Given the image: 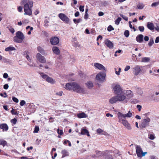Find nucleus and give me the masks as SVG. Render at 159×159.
<instances>
[{
    "instance_id": "f257e3e1",
    "label": "nucleus",
    "mask_w": 159,
    "mask_h": 159,
    "mask_svg": "<svg viewBox=\"0 0 159 159\" xmlns=\"http://www.w3.org/2000/svg\"><path fill=\"white\" fill-rule=\"evenodd\" d=\"M63 87L67 90L73 91L80 94H87L88 93V91L85 88L75 82L68 83Z\"/></svg>"
},
{
    "instance_id": "f03ea898",
    "label": "nucleus",
    "mask_w": 159,
    "mask_h": 159,
    "mask_svg": "<svg viewBox=\"0 0 159 159\" xmlns=\"http://www.w3.org/2000/svg\"><path fill=\"white\" fill-rule=\"evenodd\" d=\"M128 98L125 95V93H121L117 94L116 96L111 98L109 100V102L111 104H113L117 102H122L124 104L127 103L128 102Z\"/></svg>"
},
{
    "instance_id": "7ed1b4c3",
    "label": "nucleus",
    "mask_w": 159,
    "mask_h": 159,
    "mask_svg": "<svg viewBox=\"0 0 159 159\" xmlns=\"http://www.w3.org/2000/svg\"><path fill=\"white\" fill-rule=\"evenodd\" d=\"M21 4H24V15H31L32 14L31 9L33 7V2L30 0L28 2L27 0H22L21 2Z\"/></svg>"
},
{
    "instance_id": "20e7f679",
    "label": "nucleus",
    "mask_w": 159,
    "mask_h": 159,
    "mask_svg": "<svg viewBox=\"0 0 159 159\" xmlns=\"http://www.w3.org/2000/svg\"><path fill=\"white\" fill-rule=\"evenodd\" d=\"M39 74L42 78L48 83L52 84H55L56 81L53 78L49 76L48 75L45 74L43 72H39Z\"/></svg>"
},
{
    "instance_id": "39448f33",
    "label": "nucleus",
    "mask_w": 159,
    "mask_h": 159,
    "mask_svg": "<svg viewBox=\"0 0 159 159\" xmlns=\"http://www.w3.org/2000/svg\"><path fill=\"white\" fill-rule=\"evenodd\" d=\"M25 39L24 34L20 31H18L16 33V36L14 37L13 40L18 43H21Z\"/></svg>"
},
{
    "instance_id": "423d86ee",
    "label": "nucleus",
    "mask_w": 159,
    "mask_h": 159,
    "mask_svg": "<svg viewBox=\"0 0 159 159\" xmlns=\"http://www.w3.org/2000/svg\"><path fill=\"white\" fill-rule=\"evenodd\" d=\"M118 118L119 120H125L126 118H130L132 117L133 114L132 112L129 111L125 114H123L120 112L117 113Z\"/></svg>"
},
{
    "instance_id": "0eeeda50",
    "label": "nucleus",
    "mask_w": 159,
    "mask_h": 159,
    "mask_svg": "<svg viewBox=\"0 0 159 159\" xmlns=\"http://www.w3.org/2000/svg\"><path fill=\"white\" fill-rule=\"evenodd\" d=\"M106 74L103 72H100L96 75L95 79L99 82H103L105 80Z\"/></svg>"
},
{
    "instance_id": "6e6552de",
    "label": "nucleus",
    "mask_w": 159,
    "mask_h": 159,
    "mask_svg": "<svg viewBox=\"0 0 159 159\" xmlns=\"http://www.w3.org/2000/svg\"><path fill=\"white\" fill-rule=\"evenodd\" d=\"M112 88L116 94L121 93H125V90L118 84H114L112 85Z\"/></svg>"
},
{
    "instance_id": "1a4fd4ad",
    "label": "nucleus",
    "mask_w": 159,
    "mask_h": 159,
    "mask_svg": "<svg viewBox=\"0 0 159 159\" xmlns=\"http://www.w3.org/2000/svg\"><path fill=\"white\" fill-rule=\"evenodd\" d=\"M136 152L138 157H139L144 156L147 153V152H143L141 148L138 146L136 147Z\"/></svg>"
},
{
    "instance_id": "9d476101",
    "label": "nucleus",
    "mask_w": 159,
    "mask_h": 159,
    "mask_svg": "<svg viewBox=\"0 0 159 159\" xmlns=\"http://www.w3.org/2000/svg\"><path fill=\"white\" fill-rule=\"evenodd\" d=\"M119 122L121 123L123 126L128 130H131L132 129V127L130 124L126 120H119Z\"/></svg>"
},
{
    "instance_id": "9b49d317",
    "label": "nucleus",
    "mask_w": 159,
    "mask_h": 159,
    "mask_svg": "<svg viewBox=\"0 0 159 159\" xmlns=\"http://www.w3.org/2000/svg\"><path fill=\"white\" fill-rule=\"evenodd\" d=\"M150 119L148 117H147L142 121L140 127L142 128H145L149 125Z\"/></svg>"
},
{
    "instance_id": "f8f14e48",
    "label": "nucleus",
    "mask_w": 159,
    "mask_h": 159,
    "mask_svg": "<svg viewBox=\"0 0 159 159\" xmlns=\"http://www.w3.org/2000/svg\"><path fill=\"white\" fill-rule=\"evenodd\" d=\"M59 18L66 24H69L70 22V19L65 15L63 13H60L58 15Z\"/></svg>"
},
{
    "instance_id": "ddd939ff",
    "label": "nucleus",
    "mask_w": 159,
    "mask_h": 159,
    "mask_svg": "<svg viewBox=\"0 0 159 159\" xmlns=\"http://www.w3.org/2000/svg\"><path fill=\"white\" fill-rule=\"evenodd\" d=\"M93 66L95 69L107 71V69L102 64L98 63H95L93 65Z\"/></svg>"
},
{
    "instance_id": "4468645a",
    "label": "nucleus",
    "mask_w": 159,
    "mask_h": 159,
    "mask_svg": "<svg viewBox=\"0 0 159 159\" xmlns=\"http://www.w3.org/2000/svg\"><path fill=\"white\" fill-rule=\"evenodd\" d=\"M50 42L51 44L52 45H56L59 43V38L57 37H53L50 39Z\"/></svg>"
},
{
    "instance_id": "2eb2a0df",
    "label": "nucleus",
    "mask_w": 159,
    "mask_h": 159,
    "mask_svg": "<svg viewBox=\"0 0 159 159\" xmlns=\"http://www.w3.org/2000/svg\"><path fill=\"white\" fill-rule=\"evenodd\" d=\"M133 72L134 75H137L141 71V69L140 66L139 65H136L133 68Z\"/></svg>"
},
{
    "instance_id": "dca6fc26",
    "label": "nucleus",
    "mask_w": 159,
    "mask_h": 159,
    "mask_svg": "<svg viewBox=\"0 0 159 159\" xmlns=\"http://www.w3.org/2000/svg\"><path fill=\"white\" fill-rule=\"evenodd\" d=\"M36 57L38 61L41 63H44L46 62L45 58L39 53L37 54Z\"/></svg>"
},
{
    "instance_id": "f3484780",
    "label": "nucleus",
    "mask_w": 159,
    "mask_h": 159,
    "mask_svg": "<svg viewBox=\"0 0 159 159\" xmlns=\"http://www.w3.org/2000/svg\"><path fill=\"white\" fill-rule=\"evenodd\" d=\"M80 134L82 135H86L88 136H90L89 132L86 127H83L81 129Z\"/></svg>"
},
{
    "instance_id": "a211bd4d",
    "label": "nucleus",
    "mask_w": 159,
    "mask_h": 159,
    "mask_svg": "<svg viewBox=\"0 0 159 159\" xmlns=\"http://www.w3.org/2000/svg\"><path fill=\"white\" fill-rule=\"evenodd\" d=\"M105 45L109 48L112 49L113 47V43L108 39H106L104 41Z\"/></svg>"
},
{
    "instance_id": "6ab92c4d",
    "label": "nucleus",
    "mask_w": 159,
    "mask_h": 159,
    "mask_svg": "<svg viewBox=\"0 0 159 159\" xmlns=\"http://www.w3.org/2000/svg\"><path fill=\"white\" fill-rule=\"evenodd\" d=\"M125 95L128 99L130 98L133 97V93L132 91L130 90H127L125 91Z\"/></svg>"
},
{
    "instance_id": "aec40b11",
    "label": "nucleus",
    "mask_w": 159,
    "mask_h": 159,
    "mask_svg": "<svg viewBox=\"0 0 159 159\" xmlns=\"http://www.w3.org/2000/svg\"><path fill=\"white\" fill-rule=\"evenodd\" d=\"M96 131L98 134H103L106 136L109 135L107 132L104 131L103 130L100 128H98L97 129Z\"/></svg>"
},
{
    "instance_id": "412c9836",
    "label": "nucleus",
    "mask_w": 159,
    "mask_h": 159,
    "mask_svg": "<svg viewBox=\"0 0 159 159\" xmlns=\"http://www.w3.org/2000/svg\"><path fill=\"white\" fill-rule=\"evenodd\" d=\"M77 117L79 118H85L88 117L87 114L84 112H81L77 114Z\"/></svg>"
},
{
    "instance_id": "4be33fe9",
    "label": "nucleus",
    "mask_w": 159,
    "mask_h": 159,
    "mask_svg": "<svg viewBox=\"0 0 159 159\" xmlns=\"http://www.w3.org/2000/svg\"><path fill=\"white\" fill-rule=\"evenodd\" d=\"M0 128L2 129L3 131H7L8 129V127L7 125L5 123L1 124L0 125Z\"/></svg>"
},
{
    "instance_id": "5701e85b",
    "label": "nucleus",
    "mask_w": 159,
    "mask_h": 159,
    "mask_svg": "<svg viewBox=\"0 0 159 159\" xmlns=\"http://www.w3.org/2000/svg\"><path fill=\"white\" fill-rule=\"evenodd\" d=\"M143 35L142 34H139L136 37V39L139 43H141L143 42Z\"/></svg>"
},
{
    "instance_id": "b1692460",
    "label": "nucleus",
    "mask_w": 159,
    "mask_h": 159,
    "mask_svg": "<svg viewBox=\"0 0 159 159\" xmlns=\"http://www.w3.org/2000/svg\"><path fill=\"white\" fill-rule=\"evenodd\" d=\"M86 86L89 89H91L93 86V82L89 81H87L85 84Z\"/></svg>"
},
{
    "instance_id": "393cba45",
    "label": "nucleus",
    "mask_w": 159,
    "mask_h": 159,
    "mask_svg": "<svg viewBox=\"0 0 159 159\" xmlns=\"http://www.w3.org/2000/svg\"><path fill=\"white\" fill-rule=\"evenodd\" d=\"M61 154H62V157L63 158L69 155L68 152L66 149H63L61 151Z\"/></svg>"
},
{
    "instance_id": "a878e982",
    "label": "nucleus",
    "mask_w": 159,
    "mask_h": 159,
    "mask_svg": "<svg viewBox=\"0 0 159 159\" xmlns=\"http://www.w3.org/2000/svg\"><path fill=\"white\" fill-rule=\"evenodd\" d=\"M52 50L53 52L57 55H59L60 52V51L58 47L55 46L53 47L52 48Z\"/></svg>"
},
{
    "instance_id": "bb28decb",
    "label": "nucleus",
    "mask_w": 159,
    "mask_h": 159,
    "mask_svg": "<svg viewBox=\"0 0 159 159\" xmlns=\"http://www.w3.org/2000/svg\"><path fill=\"white\" fill-rule=\"evenodd\" d=\"M147 27L148 28L151 30H154V26L152 23L149 22L147 24Z\"/></svg>"
},
{
    "instance_id": "cd10ccee",
    "label": "nucleus",
    "mask_w": 159,
    "mask_h": 159,
    "mask_svg": "<svg viewBox=\"0 0 159 159\" xmlns=\"http://www.w3.org/2000/svg\"><path fill=\"white\" fill-rule=\"evenodd\" d=\"M52 65V64L51 62H47L46 64L44 66V68L50 70L51 69V66Z\"/></svg>"
},
{
    "instance_id": "c85d7f7f",
    "label": "nucleus",
    "mask_w": 159,
    "mask_h": 159,
    "mask_svg": "<svg viewBox=\"0 0 159 159\" xmlns=\"http://www.w3.org/2000/svg\"><path fill=\"white\" fill-rule=\"evenodd\" d=\"M37 50L39 52L42 54L43 55H46L45 52L42 47H38L37 48Z\"/></svg>"
},
{
    "instance_id": "c756f323",
    "label": "nucleus",
    "mask_w": 159,
    "mask_h": 159,
    "mask_svg": "<svg viewBox=\"0 0 159 159\" xmlns=\"http://www.w3.org/2000/svg\"><path fill=\"white\" fill-rule=\"evenodd\" d=\"M16 50L15 48L13 47L10 46L5 49V51L7 52L13 51Z\"/></svg>"
},
{
    "instance_id": "7c9ffc66",
    "label": "nucleus",
    "mask_w": 159,
    "mask_h": 159,
    "mask_svg": "<svg viewBox=\"0 0 159 159\" xmlns=\"http://www.w3.org/2000/svg\"><path fill=\"white\" fill-rule=\"evenodd\" d=\"M7 144V142L3 139L0 140V145H2L3 147L5 146Z\"/></svg>"
},
{
    "instance_id": "2f4dec72",
    "label": "nucleus",
    "mask_w": 159,
    "mask_h": 159,
    "mask_svg": "<svg viewBox=\"0 0 159 159\" xmlns=\"http://www.w3.org/2000/svg\"><path fill=\"white\" fill-rule=\"evenodd\" d=\"M144 7V5L142 3H139L137 6V8L140 9H142Z\"/></svg>"
},
{
    "instance_id": "473e14b6",
    "label": "nucleus",
    "mask_w": 159,
    "mask_h": 159,
    "mask_svg": "<svg viewBox=\"0 0 159 159\" xmlns=\"http://www.w3.org/2000/svg\"><path fill=\"white\" fill-rule=\"evenodd\" d=\"M150 60L149 58L147 57H144L142 58V61L146 62Z\"/></svg>"
},
{
    "instance_id": "72a5a7b5",
    "label": "nucleus",
    "mask_w": 159,
    "mask_h": 159,
    "mask_svg": "<svg viewBox=\"0 0 159 159\" xmlns=\"http://www.w3.org/2000/svg\"><path fill=\"white\" fill-rule=\"evenodd\" d=\"M121 20V18L120 17H118L117 19L115 21V24L116 25H118L119 24L120 21Z\"/></svg>"
},
{
    "instance_id": "f704fd0d",
    "label": "nucleus",
    "mask_w": 159,
    "mask_h": 159,
    "mask_svg": "<svg viewBox=\"0 0 159 159\" xmlns=\"http://www.w3.org/2000/svg\"><path fill=\"white\" fill-rule=\"evenodd\" d=\"M121 68H118V71H117L116 70L117 69L116 68H115V73L117 75H120V73L121 71Z\"/></svg>"
},
{
    "instance_id": "c9c22d12",
    "label": "nucleus",
    "mask_w": 159,
    "mask_h": 159,
    "mask_svg": "<svg viewBox=\"0 0 159 159\" xmlns=\"http://www.w3.org/2000/svg\"><path fill=\"white\" fill-rule=\"evenodd\" d=\"M154 41L152 39H150L149 42L148 43V45L151 46L154 43Z\"/></svg>"
},
{
    "instance_id": "e433bc0d",
    "label": "nucleus",
    "mask_w": 159,
    "mask_h": 159,
    "mask_svg": "<svg viewBox=\"0 0 159 159\" xmlns=\"http://www.w3.org/2000/svg\"><path fill=\"white\" fill-rule=\"evenodd\" d=\"M120 16L125 20L127 21L128 20V18L127 16L123 15L121 14H120Z\"/></svg>"
},
{
    "instance_id": "4c0bfd02",
    "label": "nucleus",
    "mask_w": 159,
    "mask_h": 159,
    "mask_svg": "<svg viewBox=\"0 0 159 159\" xmlns=\"http://www.w3.org/2000/svg\"><path fill=\"white\" fill-rule=\"evenodd\" d=\"M124 34L125 36L126 37H129V32L128 30H125L124 33Z\"/></svg>"
},
{
    "instance_id": "58836bf2",
    "label": "nucleus",
    "mask_w": 159,
    "mask_h": 159,
    "mask_svg": "<svg viewBox=\"0 0 159 159\" xmlns=\"http://www.w3.org/2000/svg\"><path fill=\"white\" fill-rule=\"evenodd\" d=\"M149 138L151 140H153L155 138V137L154 134H150L149 135Z\"/></svg>"
},
{
    "instance_id": "ea45409f",
    "label": "nucleus",
    "mask_w": 159,
    "mask_h": 159,
    "mask_svg": "<svg viewBox=\"0 0 159 159\" xmlns=\"http://www.w3.org/2000/svg\"><path fill=\"white\" fill-rule=\"evenodd\" d=\"M74 22L75 23H80L81 21V20L80 19H79L76 20V19H74L73 20Z\"/></svg>"
},
{
    "instance_id": "a19ab883",
    "label": "nucleus",
    "mask_w": 159,
    "mask_h": 159,
    "mask_svg": "<svg viewBox=\"0 0 159 159\" xmlns=\"http://www.w3.org/2000/svg\"><path fill=\"white\" fill-rule=\"evenodd\" d=\"M11 112L12 115H18V113L17 112L15 111V110L13 109H12V110L11 111Z\"/></svg>"
},
{
    "instance_id": "79ce46f5",
    "label": "nucleus",
    "mask_w": 159,
    "mask_h": 159,
    "mask_svg": "<svg viewBox=\"0 0 159 159\" xmlns=\"http://www.w3.org/2000/svg\"><path fill=\"white\" fill-rule=\"evenodd\" d=\"M44 26H45L47 27L48 26L49 21L48 20L46 19L44 21Z\"/></svg>"
},
{
    "instance_id": "37998d69",
    "label": "nucleus",
    "mask_w": 159,
    "mask_h": 159,
    "mask_svg": "<svg viewBox=\"0 0 159 159\" xmlns=\"http://www.w3.org/2000/svg\"><path fill=\"white\" fill-rule=\"evenodd\" d=\"M158 4L159 5V1L158 2L153 3L151 5V6L152 7H155L157 6Z\"/></svg>"
},
{
    "instance_id": "c03bdc74",
    "label": "nucleus",
    "mask_w": 159,
    "mask_h": 159,
    "mask_svg": "<svg viewBox=\"0 0 159 159\" xmlns=\"http://www.w3.org/2000/svg\"><path fill=\"white\" fill-rule=\"evenodd\" d=\"M139 29L140 30V31L141 32H143L144 30V28L143 26H139Z\"/></svg>"
},
{
    "instance_id": "a18cd8bd",
    "label": "nucleus",
    "mask_w": 159,
    "mask_h": 159,
    "mask_svg": "<svg viewBox=\"0 0 159 159\" xmlns=\"http://www.w3.org/2000/svg\"><path fill=\"white\" fill-rule=\"evenodd\" d=\"M39 130V128L38 126H36L35 127L34 132V133H37Z\"/></svg>"
},
{
    "instance_id": "49530a36",
    "label": "nucleus",
    "mask_w": 159,
    "mask_h": 159,
    "mask_svg": "<svg viewBox=\"0 0 159 159\" xmlns=\"http://www.w3.org/2000/svg\"><path fill=\"white\" fill-rule=\"evenodd\" d=\"M114 30V28L112 27L110 25H109L108 28H107V30L109 31H111L112 30Z\"/></svg>"
},
{
    "instance_id": "de8ad7c7",
    "label": "nucleus",
    "mask_w": 159,
    "mask_h": 159,
    "mask_svg": "<svg viewBox=\"0 0 159 159\" xmlns=\"http://www.w3.org/2000/svg\"><path fill=\"white\" fill-rule=\"evenodd\" d=\"M25 103L26 102L24 100H21L20 103V105L21 106H23Z\"/></svg>"
},
{
    "instance_id": "09e8293b",
    "label": "nucleus",
    "mask_w": 159,
    "mask_h": 159,
    "mask_svg": "<svg viewBox=\"0 0 159 159\" xmlns=\"http://www.w3.org/2000/svg\"><path fill=\"white\" fill-rule=\"evenodd\" d=\"M16 121L17 120L16 118H14L11 120V122L14 124H15L16 123Z\"/></svg>"
},
{
    "instance_id": "8fccbe9b",
    "label": "nucleus",
    "mask_w": 159,
    "mask_h": 159,
    "mask_svg": "<svg viewBox=\"0 0 159 159\" xmlns=\"http://www.w3.org/2000/svg\"><path fill=\"white\" fill-rule=\"evenodd\" d=\"M73 46L76 48H77L80 46V44L78 42H76L73 43Z\"/></svg>"
},
{
    "instance_id": "3c124183",
    "label": "nucleus",
    "mask_w": 159,
    "mask_h": 159,
    "mask_svg": "<svg viewBox=\"0 0 159 159\" xmlns=\"http://www.w3.org/2000/svg\"><path fill=\"white\" fill-rule=\"evenodd\" d=\"M12 99L13 101L16 103H18L19 102L18 99L15 97H13Z\"/></svg>"
},
{
    "instance_id": "603ef678",
    "label": "nucleus",
    "mask_w": 159,
    "mask_h": 159,
    "mask_svg": "<svg viewBox=\"0 0 159 159\" xmlns=\"http://www.w3.org/2000/svg\"><path fill=\"white\" fill-rule=\"evenodd\" d=\"M22 9H23V7L22 6H19L18 7L17 10H18V11L19 12H21L22 11Z\"/></svg>"
},
{
    "instance_id": "864d4df0",
    "label": "nucleus",
    "mask_w": 159,
    "mask_h": 159,
    "mask_svg": "<svg viewBox=\"0 0 159 159\" xmlns=\"http://www.w3.org/2000/svg\"><path fill=\"white\" fill-rule=\"evenodd\" d=\"M0 95L1 96L3 97L4 98H6L7 97V93L6 92L4 93V95L2 93H0Z\"/></svg>"
},
{
    "instance_id": "5fc2aeb1",
    "label": "nucleus",
    "mask_w": 159,
    "mask_h": 159,
    "mask_svg": "<svg viewBox=\"0 0 159 159\" xmlns=\"http://www.w3.org/2000/svg\"><path fill=\"white\" fill-rule=\"evenodd\" d=\"M57 133L60 135H61L63 134V130H60L59 129H58Z\"/></svg>"
},
{
    "instance_id": "6e6d98bb",
    "label": "nucleus",
    "mask_w": 159,
    "mask_h": 159,
    "mask_svg": "<svg viewBox=\"0 0 159 159\" xmlns=\"http://www.w3.org/2000/svg\"><path fill=\"white\" fill-rule=\"evenodd\" d=\"M84 6H80L79 7L80 11L82 12L84 11Z\"/></svg>"
},
{
    "instance_id": "4d7b16f0",
    "label": "nucleus",
    "mask_w": 159,
    "mask_h": 159,
    "mask_svg": "<svg viewBox=\"0 0 159 159\" xmlns=\"http://www.w3.org/2000/svg\"><path fill=\"white\" fill-rule=\"evenodd\" d=\"M130 68V66H127L125 67V68L124 69V70L125 71H127L128 70H129Z\"/></svg>"
},
{
    "instance_id": "13d9d810",
    "label": "nucleus",
    "mask_w": 159,
    "mask_h": 159,
    "mask_svg": "<svg viewBox=\"0 0 159 159\" xmlns=\"http://www.w3.org/2000/svg\"><path fill=\"white\" fill-rule=\"evenodd\" d=\"M136 107L138 109L139 111H140L142 108V106L139 105H137Z\"/></svg>"
},
{
    "instance_id": "bf43d9fd",
    "label": "nucleus",
    "mask_w": 159,
    "mask_h": 159,
    "mask_svg": "<svg viewBox=\"0 0 159 159\" xmlns=\"http://www.w3.org/2000/svg\"><path fill=\"white\" fill-rule=\"evenodd\" d=\"M62 93H63L62 91H59V92H57L56 93V94L57 95H59V96H61L62 95Z\"/></svg>"
},
{
    "instance_id": "052dcab7",
    "label": "nucleus",
    "mask_w": 159,
    "mask_h": 159,
    "mask_svg": "<svg viewBox=\"0 0 159 159\" xmlns=\"http://www.w3.org/2000/svg\"><path fill=\"white\" fill-rule=\"evenodd\" d=\"M9 86L8 84H6L4 85L3 88L5 89H8Z\"/></svg>"
},
{
    "instance_id": "680f3d73",
    "label": "nucleus",
    "mask_w": 159,
    "mask_h": 159,
    "mask_svg": "<svg viewBox=\"0 0 159 159\" xmlns=\"http://www.w3.org/2000/svg\"><path fill=\"white\" fill-rule=\"evenodd\" d=\"M3 60L4 62L7 63L9 62V60L5 58H3Z\"/></svg>"
},
{
    "instance_id": "e2e57ef3",
    "label": "nucleus",
    "mask_w": 159,
    "mask_h": 159,
    "mask_svg": "<svg viewBox=\"0 0 159 159\" xmlns=\"http://www.w3.org/2000/svg\"><path fill=\"white\" fill-rule=\"evenodd\" d=\"M9 30L10 31L12 34L14 33L15 32V30H14V29L11 27H10L9 28Z\"/></svg>"
},
{
    "instance_id": "0e129e2a",
    "label": "nucleus",
    "mask_w": 159,
    "mask_h": 159,
    "mask_svg": "<svg viewBox=\"0 0 159 159\" xmlns=\"http://www.w3.org/2000/svg\"><path fill=\"white\" fill-rule=\"evenodd\" d=\"M39 11L38 9H36L34 11V14L35 15H37L39 13Z\"/></svg>"
},
{
    "instance_id": "69168bd1",
    "label": "nucleus",
    "mask_w": 159,
    "mask_h": 159,
    "mask_svg": "<svg viewBox=\"0 0 159 159\" xmlns=\"http://www.w3.org/2000/svg\"><path fill=\"white\" fill-rule=\"evenodd\" d=\"M3 77L5 79L7 78V77H8V74L7 73H4L3 74Z\"/></svg>"
},
{
    "instance_id": "338daca9",
    "label": "nucleus",
    "mask_w": 159,
    "mask_h": 159,
    "mask_svg": "<svg viewBox=\"0 0 159 159\" xmlns=\"http://www.w3.org/2000/svg\"><path fill=\"white\" fill-rule=\"evenodd\" d=\"M138 90L139 91L138 92V93L140 95H142V94L143 93V91L141 89H138Z\"/></svg>"
},
{
    "instance_id": "774afa93",
    "label": "nucleus",
    "mask_w": 159,
    "mask_h": 159,
    "mask_svg": "<svg viewBox=\"0 0 159 159\" xmlns=\"http://www.w3.org/2000/svg\"><path fill=\"white\" fill-rule=\"evenodd\" d=\"M159 42V37H157L156 38L155 40V42L156 43H157Z\"/></svg>"
}]
</instances>
